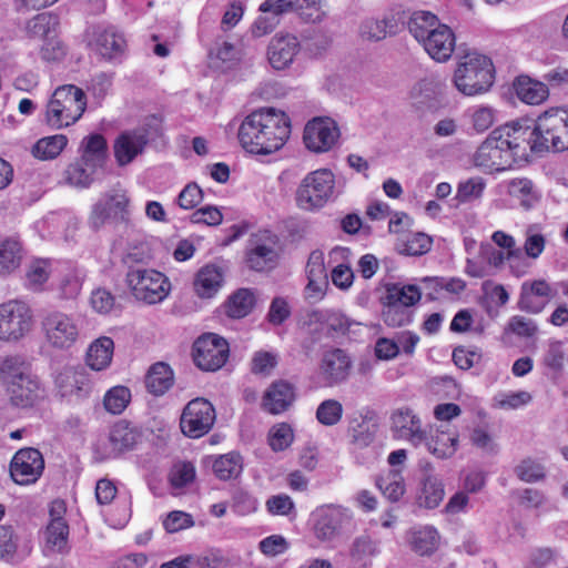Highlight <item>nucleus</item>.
<instances>
[{
  "label": "nucleus",
  "mask_w": 568,
  "mask_h": 568,
  "mask_svg": "<svg viewBox=\"0 0 568 568\" xmlns=\"http://www.w3.org/2000/svg\"><path fill=\"white\" fill-rule=\"evenodd\" d=\"M339 138V130L331 118H315L304 129V143L313 152L329 151Z\"/></svg>",
  "instance_id": "dca6fc26"
},
{
  "label": "nucleus",
  "mask_w": 568,
  "mask_h": 568,
  "mask_svg": "<svg viewBox=\"0 0 568 568\" xmlns=\"http://www.w3.org/2000/svg\"><path fill=\"white\" fill-rule=\"evenodd\" d=\"M458 434L456 432L437 430L430 440H426L427 449L437 458H450L458 447Z\"/></svg>",
  "instance_id": "37998d69"
},
{
  "label": "nucleus",
  "mask_w": 568,
  "mask_h": 568,
  "mask_svg": "<svg viewBox=\"0 0 568 568\" xmlns=\"http://www.w3.org/2000/svg\"><path fill=\"white\" fill-rule=\"evenodd\" d=\"M410 542L415 552L422 556L430 555L438 547L439 535L434 527L426 526L413 534Z\"/></svg>",
  "instance_id": "09e8293b"
},
{
  "label": "nucleus",
  "mask_w": 568,
  "mask_h": 568,
  "mask_svg": "<svg viewBox=\"0 0 568 568\" xmlns=\"http://www.w3.org/2000/svg\"><path fill=\"white\" fill-rule=\"evenodd\" d=\"M229 353L226 339L213 333L202 335L193 345L194 363L202 371L220 369L226 363Z\"/></svg>",
  "instance_id": "4468645a"
},
{
  "label": "nucleus",
  "mask_w": 568,
  "mask_h": 568,
  "mask_svg": "<svg viewBox=\"0 0 568 568\" xmlns=\"http://www.w3.org/2000/svg\"><path fill=\"white\" fill-rule=\"evenodd\" d=\"M80 160L102 171L106 163L108 145L103 135L93 133L81 141Z\"/></svg>",
  "instance_id": "cd10ccee"
},
{
  "label": "nucleus",
  "mask_w": 568,
  "mask_h": 568,
  "mask_svg": "<svg viewBox=\"0 0 568 568\" xmlns=\"http://www.w3.org/2000/svg\"><path fill=\"white\" fill-rule=\"evenodd\" d=\"M42 329L48 344L59 349L70 348L80 335L78 320L60 311H52L44 316Z\"/></svg>",
  "instance_id": "9d476101"
},
{
  "label": "nucleus",
  "mask_w": 568,
  "mask_h": 568,
  "mask_svg": "<svg viewBox=\"0 0 568 568\" xmlns=\"http://www.w3.org/2000/svg\"><path fill=\"white\" fill-rule=\"evenodd\" d=\"M277 236L268 231L253 234L245 252L247 266L256 272L273 270L278 262Z\"/></svg>",
  "instance_id": "ddd939ff"
},
{
  "label": "nucleus",
  "mask_w": 568,
  "mask_h": 568,
  "mask_svg": "<svg viewBox=\"0 0 568 568\" xmlns=\"http://www.w3.org/2000/svg\"><path fill=\"white\" fill-rule=\"evenodd\" d=\"M58 384L63 388V395L75 394L77 396H85L89 394L91 386L82 372L67 369L58 377Z\"/></svg>",
  "instance_id": "49530a36"
},
{
  "label": "nucleus",
  "mask_w": 568,
  "mask_h": 568,
  "mask_svg": "<svg viewBox=\"0 0 568 568\" xmlns=\"http://www.w3.org/2000/svg\"><path fill=\"white\" fill-rule=\"evenodd\" d=\"M539 328L537 323L528 317L521 315L511 316L505 326L504 333L513 334L521 339H529L536 337Z\"/></svg>",
  "instance_id": "603ef678"
},
{
  "label": "nucleus",
  "mask_w": 568,
  "mask_h": 568,
  "mask_svg": "<svg viewBox=\"0 0 568 568\" xmlns=\"http://www.w3.org/2000/svg\"><path fill=\"white\" fill-rule=\"evenodd\" d=\"M216 419L213 405L205 398L197 397L190 400L184 407L180 427L182 433L190 438H200L207 434Z\"/></svg>",
  "instance_id": "f8f14e48"
},
{
  "label": "nucleus",
  "mask_w": 568,
  "mask_h": 568,
  "mask_svg": "<svg viewBox=\"0 0 568 568\" xmlns=\"http://www.w3.org/2000/svg\"><path fill=\"white\" fill-rule=\"evenodd\" d=\"M496 130L480 144L475 154V164L485 171H503L513 165L510 151L500 143Z\"/></svg>",
  "instance_id": "aec40b11"
},
{
  "label": "nucleus",
  "mask_w": 568,
  "mask_h": 568,
  "mask_svg": "<svg viewBox=\"0 0 568 568\" xmlns=\"http://www.w3.org/2000/svg\"><path fill=\"white\" fill-rule=\"evenodd\" d=\"M294 439L292 427L286 423L273 426L268 433V444L274 452H283L291 446Z\"/></svg>",
  "instance_id": "052dcab7"
},
{
  "label": "nucleus",
  "mask_w": 568,
  "mask_h": 568,
  "mask_svg": "<svg viewBox=\"0 0 568 568\" xmlns=\"http://www.w3.org/2000/svg\"><path fill=\"white\" fill-rule=\"evenodd\" d=\"M223 275L215 265H205L196 274L194 290L202 298H211L222 286Z\"/></svg>",
  "instance_id": "72a5a7b5"
},
{
  "label": "nucleus",
  "mask_w": 568,
  "mask_h": 568,
  "mask_svg": "<svg viewBox=\"0 0 568 568\" xmlns=\"http://www.w3.org/2000/svg\"><path fill=\"white\" fill-rule=\"evenodd\" d=\"M129 206L130 199L126 191L113 187L92 206L89 223L93 229H100L108 222H126L130 213Z\"/></svg>",
  "instance_id": "1a4fd4ad"
},
{
  "label": "nucleus",
  "mask_w": 568,
  "mask_h": 568,
  "mask_svg": "<svg viewBox=\"0 0 568 568\" xmlns=\"http://www.w3.org/2000/svg\"><path fill=\"white\" fill-rule=\"evenodd\" d=\"M87 97L82 89L73 84L58 87L47 105L45 122L59 130L74 124L84 113Z\"/></svg>",
  "instance_id": "f03ea898"
},
{
  "label": "nucleus",
  "mask_w": 568,
  "mask_h": 568,
  "mask_svg": "<svg viewBox=\"0 0 568 568\" xmlns=\"http://www.w3.org/2000/svg\"><path fill=\"white\" fill-rule=\"evenodd\" d=\"M67 144L68 138L64 134L44 136L34 143L31 153L41 161L53 160L61 154Z\"/></svg>",
  "instance_id": "c03bdc74"
},
{
  "label": "nucleus",
  "mask_w": 568,
  "mask_h": 568,
  "mask_svg": "<svg viewBox=\"0 0 568 568\" xmlns=\"http://www.w3.org/2000/svg\"><path fill=\"white\" fill-rule=\"evenodd\" d=\"M151 136L150 125H142L121 133L113 146L118 164L120 166L128 165L138 155L142 154Z\"/></svg>",
  "instance_id": "a211bd4d"
},
{
  "label": "nucleus",
  "mask_w": 568,
  "mask_h": 568,
  "mask_svg": "<svg viewBox=\"0 0 568 568\" xmlns=\"http://www.w3.org/2000/svg\"><path fill=\"white\" fill-rule=\"evenodd\" d=\"M242 457L236 453L222 455L213 463V471L222 480L236 478L242 473Z\"/></svg>",
  "instance_id": "8fccbe9b"
},
{
  "label": "nucleus",
  "mask_w": 568,
  "mask_h": 568,
  "mask_svg": "<svg viewBox=\"0 0 568 568\" xmlns=\"http://www.w3.org/2000/svg\"><path fill=\"white\" fill-rule=\"evenodd\" d=\"M100 170L80 159L68 165L64 172L65 182L78 189H88L97 179Z\"/></svg>",
  "instance_id": "58836bf2"
},
{
  "label": "nucleus",
  "mask_w": 568,
  "mask_h": 568,
  "mask_svg": "<svg viewBox=\"0 0 568 568\" xmlns=\"http://www.w3.org/2000/svg\"><path fill=\"white\" fill-rule=\"evenodd\" d=\"M40 54L47 62H60L65 57L67 50L64 44L53 34L44 40Z\"/></svg>",
  "instance_id": "69168bd1"
},
{
  "label": "nucleus",
  "mask_w": 568,
  "mask_h": 568,
  "mask_svg": "<svg viewBox=\"0 0 568 568\" xmlns=\"http://www.w3.org/2000/svg\"><path fill=\"white\" fill-rule=\"evenodd\" d=\"M437 84L433 80L424 79L417 82L409 92L412 106L425 112L436 106Z\"/></svg>",
  "instance_id": "e433bc0d"
},
{
  "label": "nucleus",
  "mask_w": 568,
  "mask_h": 568,
  "mask_svg": "<svg viewBox=\"0 0 568 568\" xmlns=\"http://www.w3.org/2000/svg\"><path fill=\"white\" fill-rule=\"evenodd\" d=\"M484 189L485 182L481 178H471L458 185L457 199L462 202L479 199Z\"/></svg>",
  "instance_id": "774afa93"
},
{
  "label": "nucleus",
  "mask_w": 568,
  "mask_h": 568,
  "mask_svg": "<svg viewBox=\"0 0 568 568\" xmlns=\"http://www.w3.org/2000/svg\"><path fill=\"white\" fill-rule=\"evenodd\" d=\"M443 26L434 13L423 10L414 12L408 22L409 32L419 43L425 41L437 27Z\"/></svg>",
  "instance_id": "79ce46f5"
},
{
  "label": "nucleus",
  "mask_w": 568,
  "mask_h": 568,
  "mask_svg": "<svg viewBox=\"0 0 568 568\" xmlns=\"http://www.w3.org/2000/svg\"><path fill=\"white\" fill-rule=\"evenodd\" d=\"M49 264L44 260L33 261L28 266L26 273L28 285L33 290H38L43 283H45L49 278Z\"/></svg>",
  "instance_id": "e2e57ef3"
},
{
  "label": "nucleus",
  "mask_w": 568,
  "mask_h": 568,
  "mask_svg": "<svg viewBox=\"0 0 568 568\" xmlns=\"http://www.w3.org/2000/svg\"><path fill=\"white\" fill-rule=\"evenodd\" d=\"M114 351L112 338L102 336L93 341L87 352V364L93 371H103L111 364Z\"/></svg>",
  "instance_id": "2f4dec72"
},
{
  "label": "nucleus",
  "mask_w": 568,
  "mask_h": 568,
  "mask_svg": "<svg viewBox=\"0 0 568 568\" xmlns=\"http://www.w3.org/2000/svg\"><path fill=\"white\" fill-rule=\"evenodd\" d=\"M69 532L68 523H49L44 531L45 551L53 554L68 552Z\"/></svg>",
  "instance_id": "ea45409f"
},
{
  "label": "nucleus",
  "mask_w": 568,
  "mask_h": 568,
  "mask_svg": "<svg viewBox=\"0 0 568 568\" xmlns=\"http://www.w3.org/2000/svg\"><path fill=\"white\" fill-rule=\"evenodd\" d=\"M296 393L293 384L278 379L273 382L262 397V408L272 415L286 412L295 402Z\"/></svg>",
  "instance_id": "5701e85b"
},
{
  "label": "nucleus",
  "mask_w": 568,
  "mask_h": 568,
  "mask_svg": "<svg viewBox=\"0 0 568 568\" xmlns=\"http://www.w3.org/2000/svg\"><path fill=\"white\" fill-rule=\"evenodd\" d=\"M422 296L417 285L392 284L386 287V294L383 300L394 302L407 308L419 302Z\"/></svg>",
  "instance_id": "a18cd8bd"
},
{
  "label": "nucleus",
  "mask_w": 568,
  "mask_h": 568,
  "mask_svg": "<svg viewBox=\"0 0 568 568\" xmlns=\"http://www.w3.org/2000/svg\"><path fill=\"white\" fill-rule=\"evenodd\" d=\"M554 295V290L545 280L526 281L520 286L517 305L520 311L539 314Z\"/></svg>",
  "instance_id": "4be33fe9"
},
{
  "label": "nucleus",
  "mask_w": 568,
  "mask_h": 568,
  "mask_svg": "<svg viewBox=\"0 0 568 568\" xmlns=\"http://www.w3.org/2000/svg\"><path fill=\"white\" fill-rule=\"evenodd\" d=\"M389 430L392 437L418 447L428 439L422 418L410 407L403 406L392 410L389 415Z\"/></svg>",
  "instance_id": "9b49d317"
},
{
  "label": "nucleus",
  "mask_w": 568,
  "mask_h": 568,
  "mask_svg": "<svg viewBox=\"0 0 568 568\" xmlns=\"http://www.w3.org/2000/svg\"><path fill=\"white\" fill-rule=\"evenodd\" d=\"M58 18L50 13H39L27 23V32L32 38L47 40L55 34Z\"/></svg>",
  "instance_id": "de8ad7c7"
},
{
  "label": "nucleus",
  "mask_w": 568,
  "mask_h": 568,
  "mask_svg": "<svg viewBox=\"0 0 568 568\" xmlns=\"http://www.w3.org/2000/svg\"><path fill=\"white\" fill-rule=\"evenodd\" d=\"M495 130L498 139L501 140L500 143L505 145L507 151H510V158L514 163L527 160L529 152H542V150L534 148V144L540 142L536 131V123L527 125L520 122H513Z\"/></svg>",
  "instance_id": "0eeeda50"
},
{
  "label": "nucleus",
  "mask_w": 568,
  "mask_h": 568,
  "mask_svg": "<svg viewBox=\"0 0 568 568\" xmlns=\"http://www.w3.org/2000/svg\"><path fill=\"white\" fill-rule=\"evenodd\" d=\"M144 383L150 394L162 396L174 384L173 371L166 363L158 362L149 368Z\"/></svg>",
  "instance_id": "7c9ffc66"
},
{
  "label": "nucleus",
  "mask_w": 568,
  "mask_h": 568,
  "mask_svg": "<svg viewBox=\"0 0 568 568\" xmlns=\"http://www.w3.org/2000/svg\"><path fill=\"white\" fill-rule=\"evenodd\" d=\"M303 9L301 0H265L260 4V11L278 19L287 13Z\"/></svg>",
  "instance_id": "13d9d810"
},
{
  "label": "nucleus",
  "mask_w": 568,
  "mask_h": 568,
  "mask_svg": "<svg viewBox=\"0 0 568 568\" xmlns=\"http://www.w3.org/2000/svg\"><path fill=\"white\" fill-rule=\"evenodd\" d=\"M195 477V468L191 463L174 465L170 474V483L174 488H182L192 483Z\"/></svg>",
  "instance_id": "338daca9"
},
{
  "label": "nucleus",
  "mask_w": 568,
  "mask_h": 568,
  "mask_svg": "<svg viewBox=\"0 0 568 568\" xmlns=\"http://www.w3.org/2000/svg\"><path fill=\"white\" fill-rule=\"evenodd\" d=\"M90 48L104 61L120 63L126 52V40L114 27H93L89 33Z\"/></svg>",
  "instance_id": "2eb2a0df"
},
{
  "label": "nucleus",
  "mask_w": 568,
  "mask_h": 568,
  "mask_svg": "<svg viewBox=\"0 0 568 568\" xmlns=\"http://www.w3.org/2000/svg\"><path fill=\"white\" fill-rule=\"evenodd\" d=\"M10 403L17 407L32 406L41 397L40 383L32 374L6 389Z\"/></svg>",
  "instance_id": "bb28decb"
},
{
  "label": "nucleus",
  "mask_w": 568,
  "mask_h": 568,
  "mask_svg": "<svg viewBox=\"0 0 568 568\" xmlns=\"http://www.w3.org/2000/svg\"><path fill=\"white\" fill-rule=\"evenodd\" d=\"M44 469V459L36 448H23L16 453L10 464V475L19 485L36 483Z\"/></svg>",
  "instance_id": "f3484780"
},
{
  "label": "nucleus",
  "mask_w": 568,
  "mask_h": 568,
  "mask_svg": "<svg viewBox=\"0 0 568 568\" xmlns=\"http://www.w3.org/2000/svg\"><path fill=\"white\" fill-rule=\"evenodd\" d=\"M298 51L300 42L295 36L276 34L268 44L267 58L275 70H284L293 62Z\"/></svg>",
  "instance_id": "b1692460"
},
{
  "label": "nucleus",
  "mask_w": 568,
  "mask_h": 568,
  "mask_svg": "<svg viewBox=\"0 0 568 568\" xmlns=\"http://www.w3.org/2000/svg\"><path fill=\"white\" fill-rule=\"evenodd\" d=\"M515 474L523 481L536 483L545 478L546 470L540 463L526 458L515 467Z\"/></svg>",
  "instance_id": "680f3d73"
},
{
  "label": "nucleus",
  "mask_w": 568,
  "mask_h": 568,
  "mask_svg": "<svg viewBox=\"0 0 568 568\" xmlns=\"http://www.w3.org/2000/svg\"><path fill=\"white\" fill-rule=\"evenodd\" d=\"M135 261L134 254H128L124 263L129 265L126 284L135 298L148 304L163 301L170 292V283L164 274L140 266L131 265Z\"/></svg>",
  "instance_id": "20e7f679"
},
{
  "label": "nucleus",
  "mask_w": 568,
  "mask_h": 568,
  "mask_svg": "<svg viewBox=\"0 0 568 568\" xmlns=\"http://www.w3.org/2000/svg\"><path fill=\"white\" fill-rule=\"evenodd\" d=\"M427 53L438 62L447 61L455 49V36L449 27H437L430 36L422 42Z\"/></svg>",
  "instance_id": "a878e982"
},
{
  "label": "nucleus",
  "mask_w": 568,
  "mask_h": 568,
  "mask_svg": "<svg viewBox=\"0 0 568 568\" xmlns=\"http://www.w3.org/2000/svg\"><path fill=\"white\" fill-rule=\"evenodd\" d=\"M290 135V116L275 108H261L251 112L239 129V140L243 149L258 155L281 150Z\"/></svg>",
  "instance_id": "f257e3e1"
},
{
  "label": "nucleus",
  "mask_w": 568,
  "mask_h": 568,
  "mask_svg": "<svg viewBox=\"0 0 568 568\" xmlns=\"http://www.w3.org/2000/svg\"><path fill=\"white\" fill-rule=\"evenodd\" d=\"M352 361L345 351L329 348L323 352L318 363V376L325 386H335L349 375Z\"/></svg>",
  "instance_id": "6ab92c4d"
},
{
  "label": "nucleus",
  "mask_w": 568,
  "mask_h": 568,
  "mask_svg": "<svg viewBox=\"0 0 568 568\" xmlns=\"http://www.w3.org/2000/svg\"><path fill=\"white\" fill-rule=\"evenodd\" d=\"M255 305V295L250 288H240L225 302V314L231 318H243Z\"/></svg>",
  "instance_id": "a19ab883"
},
{
  "label": "nucleus",
  "mask_w": 568,
  "mask_h": 568,
  "mask_svg": "<svg viewBox=\"0 0 568 568\" xmlns=\"http://www.w3.org/2000/svg\"><path fill=\"white\" fill-rule=\"evenodd\" d=\"M378 487L392 501H397L405 493V484L398 470H392L389 474L378 480Z\"/></svg>",
  "instance_id": "bf43d9fd"
},
{
  "label": "nucleus",
  "mask_w": 568,
  "mask_h": 568,
  "mask_svg": "<svg viewBox=\"0 0 568 568\" xmlns=\"http://www.w3.org/2000/svg\"><path fill=\"white\" fill-rule=\"evenodd\" d=\"M454 83L465 95L486 92L494 83L491 60L476 52L466 54L455 70Z\"/></svg>",
  "instance_id": "7ed1b4c3"
},
{
  "label": "nucleus",
  "mask_w": 568,
  "mask_h": 568,
  "mask_svg": "<svg viewBox=\"0 0 568 568\" xmlns=\"http://www.w3.org/2000/svg\"><path fill=\"white\" fill-rule=\"evenodd\" d=\"M507 193L518 200L525 210L535 206L540 199V193L534 182L527 178L510 180L507 185Z\"/></svg>",
  "instance_id": "f704fd0d"
},
{
  "label": "nucleus",
  "mask_w": 568,
  "mask_h": 568,
  "mask_svg": "<svg viewBox=\"0 0 568 568\" xmlns=\"http://www.w3.org/2000/svg\"><path fill=\"white\" fill-rule=\"evenodd\" d=\"M383 305L382 316L386 325L399 327L412 321V312L402 305L386 300H383Z\"/></svg>",
  "instance_id": "5fc2aeb1"
},
{
  "label": "nucleus",
  "mask_w": 568,
  "mask_h": 568,
  "mask_svg": "<svg viewBox=\"0 0 568 568\" xmlns=\"http://www.w3.org/2000/svg\"><path fill=\"white\" fill-rule=\"evenodd\" d=\"M85 274L79 268H73L67 272L59 284L60 297L63 300L75 298L81 290Z\"/></svg>",
  "instance_id": "864d4df0"
},
{
  "label": "nucleus",
  "mask_w": 568,
  "mask_h": 568,
  "mask_svg": "<svg viewBox=\"0 0 568 568\" xmlns=\"http://www.w3.org/2000/svg\"><path fill=\"white\" fill-rule=\"evenodd\" d=\"M131 400V392L125 386H115L106 392L103 404L111 414H121Z\"/></svg>",
  "instance_id": "6e6d98bb"
},
{
  "label": "nucleus",
  "mask_w": 568,
  "mask_h": 568,
  "mask_svg": "<svg viewBox=\"0 0 568 568\" xmlns=\"http://www.w3.org/2000/svg\"><path fill=\"white\" fill-rule=\"evenodd\" d=\"M536 131L540 142L534 148L555 152L568 150V110L550 109L536 120Z\"/></svg>",
  "instance_id": "423d86ee"
},
{
  "label": "nucleus",
  "mask_w": 568,
  "mask_h": 568,
  "mask_svg": "<svg viewBox=\"0 0 568 568\" xmlns=\"http://www.w3.org/2000/svg\"><path fill=\"white\" fill-rule=\"evenodd\" d=\"M140 439V433L126 420L115 423L109 434L110 455L116 456L132 449Z\"/></svg>",
  "instance_id": "c85d7f7f"
},
{
  "label": "nucleus",
  "mask_w": 568,
  "mask_h": 568,
  "mask_svg": "<svg viewBox=\"0 0 568 568\" xmlns=\"http://www.w3.org/2000/svg\"><path fill=\"white\" fill-rule=\"evenodd\" d=\"M348 519L342 508L322 506L312 514L314 535L321 541H331L341 534Z\"/></svg>",
  "instance_id": "412c9836"
},
{
  "label": "nucleus",
  "mask_w": 568,
  "mask_h": 568,
  "mask_svg": "<svg viewBox=\"0 0 568 568\" xmlns=\"http://www.w3.org/2000/svg\"><path fill=\"white\" fill-rule=\"evenodd\" d=\"M203 196L202 189L195 182H191L180 192L176 203L183 210H192L202 202Z\"/></svg>",
  "instance_id": "0e129e2a"
},
{
  "label": "nucleus",
  "mask_w": 568,
  "mask_h": 568,
  "mask_svg": "<svg viewBox=\"0 0 568 568\" xmlns=\"http://www.w3.org/2000/svg\"><path fill=\"white\" fill-rule=\"evenodd\" d=\"M444 496L445 489L442 479L434 473L433 465L429 463L426 464L424 467L422 488L417 496L418 506L426 509H434L439 506Z\"/></svg>",
  "instance_id": "393cba45"
},
{
  "label": "nucleus",
  "mask_w": 568,
  "mask_h": 568,
  "mask_svg": "<svg viewBox=\"0 0 568 568\" xmlns=\"http://www.w3.org/2000/svg\"><path fill=\"white\" fill-rule=\"evenodd\" d=\"M29 375H31L30 367L22 357L7 356L0 359V384L6 389Z\"/></svg>",
  "instance_id": "c9c22d12"
},
{
  "label": "nucleus",
  "mask_w": 568,
  "mask_h": 568,
  "mask_svg": "<svg viewBox=\"0 0 568 568\" xmlns=\"http://www.w3.org/2000/svg\"><path fill=\"white\" fill-rule=\"evenodd\" d=\"M377 428V425L366 416L362 414L353 416L347 426L351 444L361 449L368 447L375 440Z\"/></svg>",
  "instance_id": "c756f323"
},
{
  "label": "nucleus",
  "mask_w": 568,
  "mask_h": 568,
  "mask_svg": "<svg viewBox=\"0 0 568 568\" xmlns=\"http://www.w3.org/2000/svg\"><path fill=\"white\" fill-rule=\"evenodd\" d=\"M343 405L337 399H325L316 408L317 422L326 427L337 425L343 417Z\"/></svg>",
  "instance_id": "3c124183"
},
{
  "label": "nucleus",
  "mask_w": 568,
  "mask_h": 568,
  "mask_svg": "<svg viewBox=\"0 0 568 568\" xmlns=\"http://www.w3.org/2000/svg\"><path fill=\"white\" fill-rule=\"evenodd\" d=\"M335 178L329 170L308 173L296 191L297 206L305 211L322 209L334 197Z\"/></svg>",
  "instance_id": "39448f33"
},
{
  "label": "nucleus",
  "mask_w": 568,
  "mask_h": 568,
  "mask_svg": "<svg viewBox=\"0 0 568 568\" xmlns=\"http://www.w3.org/2000/svg\"><path fill=\"white\" fill-rule=\"evenodd\" d=\"M23 258L22 244L14 239L0 241V277H6L16 272Z\"/></svg>",
  "instance_id": "473e14b6"
},
{
  "label": "nucleus",
  "mask_w": 568,
  "mask_h": 568,
  "mask_svg": "<svg viewBox=\"0 0 568 568\" xmlns=\"http://www.w3.org/2000/svg\"><path fill=\"white\" fill-rule=\"evenodd\" d=\"M517 97L527 104L544 102L549 92L545 83L535 81L528 77H519L514 83Z\"/></svg>",
  "instance_id": "4c0bfd02"
},
{
  "label": "nucleus",
  "mask_w": 568,
  "mask_h": 568,
  "mask_svg": "<svg viewBox=\"0 0 568 568\" xmlns=\"http://www.w3.org/2000/svg\"><path fill=\"white\" fill-rule=\"evenodd\" d=\"M377 552L376 542L367 535L356 537L349 547V556L354 562H365Z\"/></svg>",
  "instance_id": "4d7b16f0"
},
{
  "label": "nucleus",
  "mask_w": 568,
  "mask_h": 568,
  "mask_svg": "<svg viewBox=\"0 0 568 568\" xmlns=\"http://www.w3.org/2000/svg\"><path fill=\"white\" fill-rule=\"evenodd\" d=\"M33 314L30 306L19 300L0 304V341L17 342L32 327Z\"/></svg>",
  "instance_id": "6e6552de"
}]
</instances>
